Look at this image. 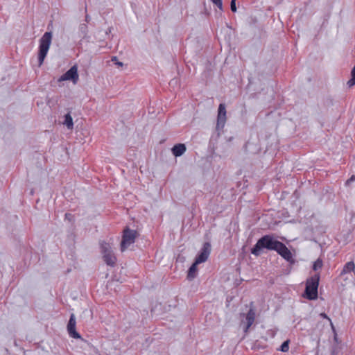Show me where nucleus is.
Masks as SVG:
<instances>
[{
	"instance_id": "obj_1",
	"label": "nucleus",
	"mask_w": 355,
	"mask_h": 355,
	"mask_svg": "<svg viewBox=\"0 0 355 355\" xmlns=\"http://www.w3.org/2000/svg\"><path fill=\"white\" fill-rule=\"evenodd\" d=\"M280 241L275 239L273 234H267L261 237L251 249V253L260 256L264 249L275 251Z\"/></svg>"
},
{
	"instance_id": "obj_2",
	"label": "nucleus",
	"mask_w": 355,
	"mask_h": 355,
	"mask_svg": "<svg viewBox=\"0 0 355 355\" xmlns=\"http://www.w3.org/2000/svg\"><path fill=\"white\" fill-rule=\"evenodd\" d=\"M52 36V32L48 31L46 32L40 39V45L38 51L39 67H40L43 64L44 60L47 55V53L51 44Z\"/></svg>"
},
{
	"instance_id": "obj_3",
	"label": "nucleus",
	"mask_w": 355,
	"mask_h": 355,
	"mask_svg": "<svg viewBox=\"0 0 355 355\" xmlns=\"http://www.w3.org/2000/svg\"><path fill=\"white\" fill-rule=\"evenodd\" d=\"M319 275L307 279L304 291V296L309 300H314L318 298V288L319 285Z\"/></svg>"
},
{
	"instance_id": "obj_4",
	"label": "nucleus",
	"mask_w": 355,
	"mask_h": 355,
	"mask_svg": "<svg viewBox=\"0 0 355 355\" xmlns=\"http://www.w3.org/2000/svg\"><path fill=\"white\" fill-rule=\"evenodd\" d=\"M101 252L103 254V259L105 263L110 266L114 267L116 263V257L113 253V251L109 243L103 242L101 244Z\"/></svg>"
},
{
	"instance_id": "obj_5",
	"label": "nucleus",
	"mask_w": 355,
	"mask_h": 355,
	"mask_svg": "<svg viewBox=\"0 0 355 355\" xmlns=\"http://www.w3.org/2000/svg\"><path fill=\"white\" fill-rule=\"evenodd\" d=\"M137 232L126 227L123 232L122 240L121 242V250L125 251L130 245L134 243L137 236Z\"/></svg>"
},
{
	"instance_id": "obj_6",
	"label": "nucleus",
	"mask_w": 355,
	"mask_h": 355,
	"mask_svg": "<svg viewBox=\"0 0 355 355\" xmlns=\"http://www.w3.org/2000/svg\"><path fill=\"white\" fill-rule=\"evenodd\" d=\"M78 80V67L75 64L58 78V82L71 80L73 84H76Z\"/></svg>"
},
{
	"instance_id": "obj_7",
	"label": "nucleus",
	"mask_w": 355,
	"mask_h": 355,
	"mask_svg": "<svg viewBox=\"0 0 355 355\" xmlns=\"http://www.w3.org/2000/svg\"><path fill=\"white\" fill-rule=\"evenodd\" d=\"M211 246L209 242H205L203 244L202 248H201L199 254L196 256L195 261L196 264H200L205 262L210 253H211Z\"/></svg>"
},
{
	"instance_id": "obj_8",
	"label": "nucleus",
	"mask_w": 355,
	"mask_h": 355,
	"mask_svg": "<svg viewBox=\"0 0 355 355\" xmlns=\"http://www.w3.org/2000/svg\"><path fill=\"white\" fill-rule=\"evenodd\" d=\"M226 108L225 105L224 103H220L218 106V116H217V123H216V129H222L224 128L225 122H226Z\"/></svg>"
},
{
	"instance_id": "obj_9",
	"label": "nucleus",
	"mask_w": 355,
	"mask_h": 355,
	"mask_svg": "<svg viewBox=\"0 0 355 355\" xmlns=\"http://www.w3.org/2000/svg\"><path fill=\"white\" fill-rule=\"evenodd\" d=\"M280 256L288 262H294L292 254L286 245L280 242L275 250Z\"/></svg>"
},
{
	"instance_id": "obj_10",
	"label": "nucleus",
	"mask_w": 355,
	"mask_h": 355,
	"mask_svg": "<svg viewBox=\"0 0 355 355\" xmlns=\"http://www.w3.org/2000/svg\"><path fill=\"white\" fill-rule=\"evenodd\" d=\"M76 318L73 313L71 314L69 320L67 324V331L69 334V336L73 338H80L81 336L76 331Z\"/></svg>"
},
{
	"instance_id": "obj_11",
	"label": "nucleus",
	"mask_w": 355,
	"mask_h": 355,
	"mask_svg": "<svg viewBox=\"0 0 355 355\" xmlns=\"http://www.w3.org/2000/svg\"><path fill=\"white\" fill-rule=\"evenodd\" d=\"M254 319H255V312L252 309H250L248 311V312L246 315V317H245L247 324H246L245 328L244 329L245 332H247L248 331V329L251 327V325L254 322Z\"/></svg>"
},
{
	"instance_id": "obj_12",
	"label": "nucleus",
	"mask_w": 355,
	"mask_h": 355,
	"mask_svg": "<svg viewBox=\"0 0 355 355\" xmlns=\"http://www.w3.org/2000/svg\"><path fill=\"white\" fill-rule=\"evenodd\" d=\"M186 150L187 148L184 144H175L171 149L173 155L175 157H180L182 155Z\"/></svg>"
},
{
	"instance_id": "obj_13",
	"label": "nucleus",
	"mask_w": 355,
	"mask_h": 355,
	"mask_svg": "<svg viewBox=\"0 0 355 355\" xmlns=\"http://www.w3.org/2000/svg\"><path fill=\"white\" fill-rule=\"evenodd\" d=\"M354 272L355 273V264L354 261H349L345 264L340 272V276H343L347 273Z\"/></svg>"
},
{
	"instance_id": "obj_14",
	"label": "nucleus",
	"mask_w": 355,
	"mask_h": 355,
	"mask_svg": "<svg viewBox=\"0 0 355 355\" xmlns=\"http://www.w3.org/2000/svg\"><path fill=\"white\" fill-rule=\"evenodd\" d=\"M198 265V264H196V261H194L193 263V264L189 268L188 273H187V279L189 280H192L196 277L197 271H198V268H197Z\"/></svg>"
},
{
	"instance_id": "obj_15",
	"label": "nucleus",
	"mask_w": 355,
	"mask_h": 355,
	"mask_svg": "<svg viewBox=\"0 0 355 355\" xmlns=\"http://www.w3.org/2000/svg\"><path fill=\"white\" fill-rule=\"evenodd\" d=\"M322 104L326 107L332 106L334 105V98L329 94L324 96L322 98Z\"/></svg>"
},
{
	"instance_id": "obj_16",
	"label": "nucleus",
	"mask_w": 355,
	"mask_h": 355,
	"mask_svg": "<svg viewBox=\"0 0 355 355\" xmlns=\"http://www.w3.org/2000/svg\"><path fill=\"white\" fill-rule=\"evenodd\" d=\"M63 123L67 127L68 129H72L73 127V119L70 113L64 115V121Z\"/></svg>"
},
{
	"instance_id": "obj_17",
	"label": "nucleus",
	"mask_w": 355,
	"mask_h": 355,
	"mask_svg": "<svg viewBox=\"0 0 355 355\" xmlns=\"http://www.w3.org/2000/svg\"><path fill=\"white\" fill-rule=\"evenodd\" d=\"M80 36L83 38L87 37L88 33V27L86 24H81L79 26Z\"/></svg>"
},
{
	"instance_id": "obj_18",
	"label": "nucleus",
	"mask_w": 355,
	"mask_h": 355,
	"mask_svg": "<svg viewBox=\"0 0 355 355\" xmlns=\"http://www.w3.org/2000/svg\"><path fill=\"white\" fill-rule=\"evenodd\" d=\"M347 85L349 87H352L355 85V66L351 71V78L347 81Z\"/></svg>"
},
{
	"instance_id": "obj_19",
	"label": "nucleus",
	"mask_w": 355,
	"mask_h": 355,
	"mask_svg": "<svg viewBox=\"0 0 355 355\" xmlns=\"http://www.w3.org/2000/svg\"><path fill=\"white\" fill-rule=\"evenodd\" d=\"M289 340H286L284 342H283V343L280 346L279 350L283 352H287L289 349Z\"/></svg>"
},
{
	"instance_id": "obj_20",
	"label": "nucleus",
	"mask_w": 355,
	"mask_h": 355,
	"mask_svg": "<svg viewBox=\"0 0 355 355\" xmlns=\"http://www.w3.org/2000/svg\"><path fill=\"white\" fill-rule=\"evenodd\" d=\"M322 267V261L320 259H317L313 265V269L314 270H318V269H320Z\"/></svg>"
},
{
	"instance_id": "obj_21",
	"label": "nucleus",
	"mask_w": 355,
	"mask_h": 355,
	"mask_svg": "<svg viewBox=\"0 0 355 355\" xmlns=\"http://www.w3.org/2000/svg\"><path fill=\"white\" fill-rule=\"evenodd\" d=\"M320 316L322 317V318H325V319L328 320L330 322V325H331L333 331H335L334 326L331 322V320L328 317V315L325 313H321L320 314Z\"/></svg>"
},
{
	"instance_id": "obj_22",
	"label": "nucleus",
	"mask_w": 355,
	"mask_h": 355,
	"mask_svg": "<svg viewBox=\"0 0 355 355\" xmlns=\"http://www.w3.org/2000/svg\"><path fill=\"white\" fill-rule=\"evenodd\" d=\"M220 10H223L222 0H211Z\"/></svg>"
},
{
	"instance_id": "obj_23",
	"label": "nucleus",
	"mask_w": 355,
	"mask_h": 355,
	"mask_svg": "<svg viewBox=\"0 0 355 355\" xmlns=\"http://www.w3.org/2000/svg\"><path fill=\"white\" fill-rule=\"evenodd\" d=\"M355 181V175H352L345 182L346 186H349L350 184Z\"/></svg>"
},
{
	"instance_id": "obj_24",
	"label": "nucleus",
	"mask_w": 355,
	"mask_h": 355,
	"mask_svg": "<svg viewBox=\"0 0 355 355\" xmlns=\"http://www.w3.org/2000/svg\"><path fill=\"white\" fill-rule=\"evenodd\" d=\"M230 8H231V10L233 12H235L236 11V2L235 1H231L230 2Z\"/></svg>"
},
{
	"instance_id": "obj_25",
	"label": "nucleus",
	"mask_w": 355,
	"mask_h": 355,
	"mask_svg": "<svg viewBox=\"0 0 355 355\" xmlns=\"http://www.w3.org/2000/svg\"><path fill=\"white\" fill-rule=\"evenodd\" d=\"M89 20H90V17H89V15L88 14H86V15H85V21H86V22H89Z\"/></svg>"
},
{
	"instance_id": "obj_26",
	"label": "nucleus",
	"mask_w": 355,
	"mask_h": 355,
	"mask_svg": "<svg viewBox=\"0 0 355 355\" xmlns=\"http://www.w3.org/2000/svg\"><path fill=\"white\" fill-rule=\"evenodd\" d=\"M69 216H71V214H69V213H66V214H65V218H69Z\"/></svg>"
},
{
	"instance_id": "obj_27",
	"label": "nucleus",
	"mask_w": 355,
	"mask_h": 355,
	"mask_svg": "<svg viewBox=\"0 0 355 355\" xmlns=\"http://www.w3.org/2000/svg\"><path fill=\"white\" fill-rule=\"evenodd\" d=\"M116 64L119 65V66H122L123 65V63L121 62H116Z\"/></svg>"
},
{
	"instance_id": "obj_28",
	"label": "nucleus",
	"mask_w": 355,
	"mask_h": 355,
	"mask_svg": "<svg viewBox=\"0 0 355 355\" xmlns=\"http://www.w3.org/2000/svg\"><path fill=\"white\" fill-rule=\"evenodd\" d=\"M231 1H235L236 2V0H231Z\"/></svg>"
}]
</instances>
